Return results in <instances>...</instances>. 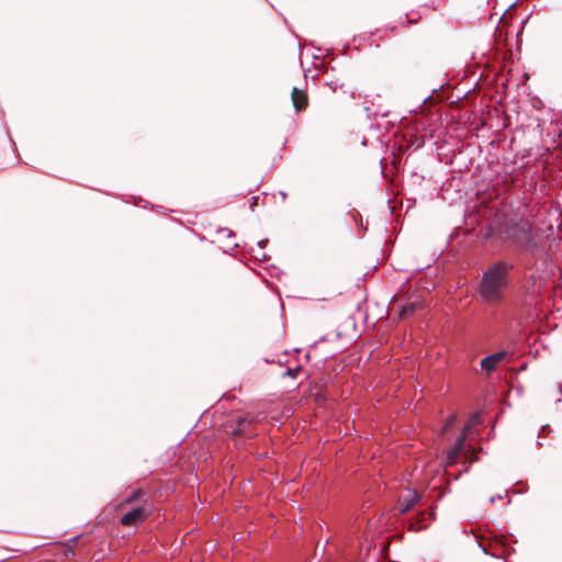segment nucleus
I'll use <instances>...</instances> for the list:
<instances>
[{
    "label": "nucleus",
    "instance_id": "1",
    "mask_svg": "<svg viewBox=\"0 0 562 562\" xmlns=\"http://www.w3.org/2000/svg\"><path fill=\"white\" fill-rule=\"evenodd\" d=\"M514 263L508 260L492 262L482 273L476 295L481 303L490 306L501 304L510 286V272Z\"/></svg>",
    "mask_w": 562,
    "mask_h": 562
},
{
    "label": "nucleus",
    "instance_id": "2",
    "mask_svg": "<svg viewBox=\"0 0 562 562\" xmlns=\"http://www.w3.org/2000/svg\"><path fill=\"white\" fill-rule=\"evenodd\" d=\"M502 234L505 239L512 241L519 248H526L535 244L531 224L525 218L507 221L502 228Z\"/></svg>",
    "mask_w": 562,
    "mask_h": 562
},
{
    "label": "nucleus",
    "instance_id": "3",
    "mask_svg": "<svg viewBox=\"0 0 562 562\" xmlns=\"http://www.w3.org/2000/svg\"><path fill=\"white\" fill-rule=\"evenodd\" d=\"M151 504L144 503L142 506H136L125 513L120 521L124 526H138L146 520L150 514Z\"/></svg>",
    "mask_w": 562,
    "mask_h": 562
},
{
    "label": "nucleus",
    "instance_id": "4",
    "mask_svg": "<svg viewBox=\"0 0 562 562\" xmlns=\"http://www.w3.org/2000/svg\"><path fill=\"white\" fill-rule=\"evenodd\" d=\"M508 356L506 350H501L495 353L488 355L481 360V369L490 373L494 371L497 364Z\"/></svg>",
    "mask_w": 562,
    "mask_h": 562
},
{
    "label": "nucleus",
    "instance_id": "5",
    "mask_svg": "<svg viewBox=\"0 0 562 562\" xmlns=\"http://www.w3.org/2000/svg\"><path fill=\"white\" fill-rule=\"evenodd\" d=\"M468 431L469 427L464 428L462 434L456 438L453 446L449 450L448 458L451 463L454 462V460H457L461 456L468 437Z\"/></svg>",
    "mask_w": 562,
    "mask_h": 562
},
{
    "label": "nucleus",
    "instance_id": "6",
    "mask_svg": "<svg viewBox=\"0 0 562 562\" xmlns=\"http://www.w3.org/2000/svg\"><path fill=\"white\" fill-rule=\"evenodd\" d=\"M434 515H435L434 513H429V514L420 513L417 517L408 519L406 521L408 530L419 531V530L427 528V524H425V521L428 519V517L430 519H432Z\"/></svg>",
    "mask_w": 562,
    "mask_h": 562
},
{
    "label": "nucleus",
    "instance_id": "7",
    "mask_svg": "<svg viewBox=\"0 0 562 562\" xmlns=\"http://www.w3.org/2000/svg\"><path fill=\"white\" fill-rule=\"evenodd\" d=\"M420 499V495L415 490H409L407 495L401 501L400 513L407 514Z\"/></svg>",
    "mask_w": 562,
    "mask_h": 562
},
{
    "label": "nucleus",
    "instance_id": "8",
    "mask_svg": "<svg viewBox=\"0 0 562 562\" xmlns=\"http://www.w3.org/2000/svg\"><path fill=\"white\" fill-rule=\"evenodd\" d=\"M252 420L246 416H239L235 420V425L232 428L234 435H248Z\"/></svg>",
    "mask_w": 562,
    "mask_h": 562
},
{
    "label": "nucleus",
    "instance_id": "9",
    "mask_svg": "<svg viewBox=\"0 0 562 562\" xmlns=\"http://www.w3.org/2000/svg\"><path fill=\"white\" fill-rule=\"evenodd\" d=\"M291 97L295 110L301 111L306 104V95L304 92L294 87L292 89Z\"/></svg>",
    "mask_w": 562,
    "mask_h": 562
},
{
    "label": "nucleus",
    "instance_id": "10",
    "mask_svg": "<svg viewBox=\"0 0 562 562\" xmlns=\"http://www.w3.org/2000/svg\"><path fill=\"white\" fill-rule=\"evenodd\" d=\"M416 308H417V303H414V302L404 305L400 311V317L407 318V317L412 316L415 313Z\"/></svg>",
    "mask_w": 562,
    "mask_h": 562
},
{
    "label": "nucleus",
    "instance_id": "11",
    "mask_svg": "<svg viewBox=\"0 0 562 562\" xmlns=\"http://www.w3.org/2000/svg\"><path fill=\"white\" fill-rule=\"evenodd\" d=\"M143 492L140 488L135 490L132 494L125 499V503L131 504L137 501L142 496Z\"/></svg>",
    "mask_w": 562,
    "mask_h": 562
},
{
    "label": "nucleus",
    "instance_id": "12",
    "mask_svg": "<svg viewBox=\"0 0 562 562\" xmlns=\"http://www.w3.org/2000/svg\"><path fill=\"white\" fill-rule=\"evenodd\" d=\"M300 370H301V366H297L295 368H288L282 375L283 376L295 378Z\"/></svg>",
    "mask_w": 562,
    "mask_h": 562
},
{
    "label": "nucleus",
    "instance_id": "13",
    "mask_svg": "<svg viewBox=\"0 0 562 562\" xmlns=\"http://www.w3.org/2000/svg\"><path fill=\"white\" fill-rule=\"evenodd\" d=\"M252 257L259 260H266L267 255L262 250H257V246L255 248H251Z\"/></svg>",
    "mask_w": 562,
    "mask_h": 562
},
{
    "label": "nucleus",
    "instance_id": "14",
    "mask_svg": "<svg viewBox=\"0 0 562 562\" xmlns=\"http://www.w3.org/2000/svg\"><path fill=\"white\" fill-rule=\"evenodd\" d=\"M456 420H457L456 415H451V416L448 418V420H447V423H446V425H445V431H448V430L452 427V425L456 423Z\"/></svg>",
    "mask_w": 562,
    "mask_h": 562
},
{
    "label": "nucleus",
    "instance_id": "15",
    "mask_svg": "<svg viewBox=\"0 0 562 562\" xmlns=\"http://www.w3.org/2000/svg\"><path fill=\"white\" fill-rule=\"evenodd\" d=\"M268 243L269 240L267 238L259 240L257 243V250H263L267 247Z\"/></svg>",
    "mask_w": 562,
    "mask_h": 562
},
{
    "label": "nucleus",
    "instance_id": "16",
    "mask_svg": "<svg viewBox=\"0 0 562 562\" xmlns=\"http://www.w3.org/2000/svg\"><path fill=\"white\" fill-rule=\"evenodd\" d=\"M218 233H225L228 237L234 235V232L228 228H220Z\"/></svg>",
    "mask_w": 562,
    "mask_h": 562
},
{
    "label": "nucleus",
    "instance_id": "17",
    "mask_svg": "<svg viewBox=\"0 0 562 562\" xmlns=\"http://www.w3.org/2000/svg\"><path fill=\"white\" fill-rule=\"evenodd\" d=\"M503 497H504V496H503L502 494H497V495L492 496V497L490 498V502H491L492 504H494L496 501H498V499H503Z\"/></svg>",
    "mask_w": 562,
    "mask_h": 562
},
{
    "label": "nucleus",
    "instance_id": "18",
    "mask_svg": "<svg viewBox=\"0 0 562 562\" xmlns=\"http://www.w3.org/2000/svg\"><path fill=\"white\" fill-rule=\"evenodd\" d=\"M280 195L282 196V199H283V200H285V198H286V192H284V191H280Z\"/></svg>",
    "mask_w": 562,
    "mask_h": 562
},
{
    "label": "nucleus",
    "instance_id": "19",
    "mask_svg": "<svg viewBox=\"0 0 562 562\" xmlns=\"http://www.w3.org/2000/svg\"><path fill=\"white\" fill-rule=\"evenodd\" d=\"M252 200H254V204H256L257 198L252 196Z\"/></svg>",
    "mask_w": 562,
    "mask_h": 562
},
{
    "label": "nucleus",
    "instance_id": "20",
    "mask_svg": "<svg viewBox=\"0 0 562 562\" xmlns=\"http://www.w3.org/2000/svg\"><path fill=\"white\" fill-rule=\"evenodd\" d=\"M547 428H549V425L543 426V427H542V430H544V429H547Z\"/></svg>",
    "mask_w": 562,
    "mask_h": 562
}]
</instances>
